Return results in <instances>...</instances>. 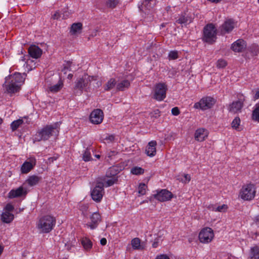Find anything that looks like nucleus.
Returning a JSON list of instances; mask_svg holds the SVG:
<instances>
[{
	"instance_id": "nucleus-1",
	"label": "nucleus",
	"mask_w": 259,
	"mask_h": 259,
	"mask_svg": "<svg viewBox=\"0 0 259 259\" xmlns=\"http://www.w3.org/2000/svg\"><path fill=\"white\" fill-rule=\"evenodd\" d=\"M59 133L57 123L54 125H47L36 132L34 140L37 142L47 141L52 136H57Z\"/></svg>"
},
{
	"instance_id": "nucleus-2",
	"label": "nucleus",
	"mask_w": 259,
	"mask_h": 259,
	"mask_svg": "<svg viewBox=\"0 0 259 259\" xmlns=\"http://www.w3.org/2000/svg\"><path fill=\"white\" fill-rule=\"evenodd\" d=\"M121 170V168L117 165H113L107 169L105 176L99 178V180L105 183V187L111 186L118 181L117 175Z\"/></svg>"
},
{
	"instance_id": "nucleus-3",
	"label": "nucleus",
	"mask_w": 259,
	"mask_h": 259,
	"mask_svg": "<svg viewBox=\"0 0 259 259\" xmlns=\"http://www.w3.org/2000/svg\"><path fill=\"white\" fill-rule=\"evenodd\" d=\"M218 30L213 23L206 25L203 30V40L209 44H214L217 39Z\"/></svg>"
},
{
	"instance_id": "nucleus-4",
	"label": "nucleus",
	"mask_w": 259,
	"mask_h": 259,
	"mask_svg": "<svg viewBox=\"0 0 259 259\" xmlns=\"http://www.w3.org/2000/svg\"><path fill=\"white\" fill-rule=\"evenodd\" d=\"M56 224V219L51 215H47L42 217L39 220L38 228L43 233H49Z\"/></svg>"
},
{
	"instance_id": "nucleus-5",
	"label": "nucleus",
	"mask_w": 259,
	"mask_h": 259,
	"mask_svg": "<svg viewBox=\"0 0 259 259\" xmlns=\"http://www.w3.org/2000/svg\"><path fill=\"white\" fill-rule=\"evenodd\" d=\"M91 78H93V77L89 76L87 74H84L81 77L77 78L75 82L74 94L75 95H80L82 93L84 89L86 91L85 88L91 81Z\"/></svg>"
},
{
	"instance_id": "nucleus-6",
	"label": "nucleus",
	"mask_w": 259,
	"mask_h": 259,
	"mask_svg": "<svg viewBox=\"0 0 259 259\" xmlns=\"http://www.w3.org/2000/svg\"><path fill=\"white\" fill-rule=\"evenodd\" d=\"M255 193V185L249 183L242 187L240 191V196L244 200L250 201L254 198Z\"/></svg>"
},
{
	"instance_id": "nucleus-7",
	"label": "nucleus",
	"mask_w": 259,
	"mask_h": 259,
	"mask_svg": "<svg viewBox=\"0 0 259 259\" xmlns=\"http://www.w3.org/2000/svg\"><path fill=\"white\" fill-rule=\"evenodd\" d=\"M104 184L102 181L97 180L96 186L91 192L92 199L96 202H100L104 193Z\"/></svg>"
},
{
	"instance_id": "nucleus-8",
	"label": "nucleus",
	"mask_w": 259,
	"mask_h": 259,
	"mask_svg": "<svg viewBox=\"0 0 259 259\" xmlns=\"http://www.w3.org/2000/svg\"><path fill=\"white\" fill-rule=\"evenodd\" d=\"M167 87L165 83L159 82L156 84L153 98L157 101H163L166 98Z\"/></svg>"
},
{
	"instance_id": "nucleus-9",
	"label": "nucleus",
	"mask_w": 259,
	"mask_h": 259,
	"mask_svg": "<svg viewBox=\"0 0 259 259\" xmlns=\"http://www.w3.org/2000/svg\"><path fill=\"white\" fill-rule=\"evenodd\" d=\"M215 103V100L211 97H206L201 99L199 102L196 103L194 107L200 108L203 110L211 108Z\"/></svg>"
},
{
	"instance_id": "nucleus-10",
	"label": "nucleus",
	"mask_w": 259,
	"mask_h": 259,
	"mask_svg": "<svg viewBox=\"0 0 259 259\" xmlns=\"http://www.w3.org/2000/svg\"><path fill=\"white\" fill-rule=\"evenodd\" d=\"M3 87L6 90L5 93L12 95L19 92L21 90V84L13 82L8 79V77L5 78V82L3 84Z\"/></svg>"
},
{
	"instance_id": "nucleus-11",
	"label": "nucleus",
	"mask_w": 259,
	"mask_h": 259,
	"mask_svg": "<svg viewBox=\"0 0 259 259\" xmlns=\"http://www.w3.org/2000/svg\"><path fill=\"white\" fill-rule=\"evenodd\" d=\"M198 237L201 242L203 243H209L214 237L213 230L209 227L203 228L199 233Z\"/></svg>"
},
{
	"instance_id": "nucleus-12",
	"label": "nucleus",
	"mask_w": 259,
	"mask_h": 259,
	"mask_svg": "<svg viewBox=\"0 0 259 259\" xmlns=\"http://www.w3.org/2000/svg\"><path fill=\"white\" fill-rule=\"evenodd\" d=\"M153 196L154 198L161 202L169 200L173 197L172 193L166 189H161Z\"/></svg>"
},
{
	"instance_id": "nucleus-13",
	"label": "nucleus",
	"mask_w": 259,
	"mask_h": 259,
	"mask_svg": "<svg viewBox=\"0 0 259 259\" xmlns=\"http://www.w3.org/2000/svg\"><path fill=\"white\" fill-rule=\"evenodd\" d=\"M104 118L103 112L101 109H97L93 111L90 115V120L95 124L101 123Z\"/></svg>"
},
{
	"instance_id": "nucleus-14",
	"label": "nucleus",
	"mask_w": 259,
	"mask_h": 259,
	"mask_svg": "<svg viewBox=\"0 0 259 259\" xmlns=\"http://www.w3.org/2000/svg\"><path fill=\"white\" fill-rule=\"evenodd\" d=\"M91 222L86 224V226L92 230L97 228L99 223L101 222V216L99 212H94L90 218Z\"/></svg>"
},
{
	"instance_id": "nucleus-15",
	"label": "nucleus",
	"mask_w": 259,
	"mask_h": 259,
	"mask_svg": "<svg viewBox=\"0 0 259 259\" xmlns=\"http://www.w3.org/2000/svg\"><path fill=\"white\" fill-rule=\"evenodd\" d=\"M27 194L26 188L20 186L16 189H12L8 193V198L13 199L15 198L25 197Z\"/></svg>"
},
{
	"instance_id": "nucleus-16",
	"label": "nucleus",
	"mask_w": 259,
	"mask_h": 259,
	"mask_svg": "<svg viewBox=\"0 0 259 259\" xmlns=\"http://www.w3.org/2000/svg\"><path fill=\"white\" fill-rule=\"evenodd\" d=\"M28 53L29 54L28 57H30L32 58L38 59L41 57L42 54V50L37 46L31 45L28 48Z\"/></svg>"
},
{
	"instance_id": "nucleus-17",
	"label": "nucleus",
	"mask_w": 259,
	"mask_h": 259,
	"mask_svg": "<svg viewBox=\"0 0 259 259\" xmlns=\"http://www.w3.org/2000/svg\"><path fill=\"white\" fill-rule=\"evenodd\" d=\"M192 22V18L187 12L182 13L179 15V18L176 20V22L180 24H184L185 26L189 24Z\"/></svg>"
},
{
	"instance_id": "nucleus-18",
	"label": "nucleus",
	"mask_w": 259,
	"mask_h": 259,
	"mask_svg": "<svg viewBox=\"0 0 259 259\" xmlns=\"http://www.w3.org/2000/svg\"><path fill=\"white\" fill-rule=\"evenodd\" d=\"M36 165V160L34 158L30 159L29 161H25L21 166V171L22 174H27Z\"/></svg>"
},
{
	"instance_id": "nucleus-19",
	"label": "nucleus",
	"mask_w": 259,
	"mask_h": 259,
	"mask_svg": "<svg viewBox=\"0 0 259 259\" xmlns=\"http://www.w3.org/2000/svg\"><path fill=\"white\" fill-rule=\"evenodd\" d=\"M246 47L245 41L239 39L234 42L231 46V49L235 52H242Z\"/></svg>"
},
{
	"instance_id": "nucleus-20",
	"label": "nucleus",
	"mask_w": 259,
	"mask_h": 259,
	"mask_svg": "<svg viewBox=\"0 0 259 259\" xmlns=\"http://www.w3.org/2000/svg\"><path fill=\"white\" fill-rule=\"evenodd\" d=\"M157 142L156 141H151L149 142L146 147V153L148 156L152 157L154 156L156 153V146Z\"/></svg>"
},
{
	"instance_id": "nucleus-21",
	"label": "nucleus",
	"mask_w": 259,
	"mask_h": 259,
	"mask_svg": "<svg viewBox=\"0 0 259 259\" xmlns=\"http://www.w3.org/2000/svg\"><path fill=\"white\" fill-rule=\"evenodd\" d=\"M208 133L207 131L203 128L197 129L195 133V139L196 140L202 142L207 137Z\"/></svg>"
},
{
	"instance_id": "nucleus-22",
	"label": "nucleus",
	"mask_w": 259,
	"mask_h": 259,
	"mask_svg": "<svg viewBox=\"0 0 259 259\" xmlns=\"http://www.w3.org/2000/svg\"><path fill=\"white\" fill-rule=\"evenodd\" d=\"M117 80L114 78H110L103 86L104 92H109L116 88Z\"/></svg>"
},
{
	"instance_id": "nucleus-23",
	"label": "nucleus",
	"mask_w": 259,
	"mask_h": 259,
	"mask_svg": "<svg viewBox=\"0 0 259 259\" xmlns=\"http://www.w3.org/2000/svg\"><path fill=\"white\" fill-rule=\"evenodd\" d=\"M243 102L240 100L233 102L230 105L229 111L232 112L237 113L240 111L243 107Z\"/></svg>"
},
{
	"instance_id": "nucleus-24",
	"label": "nucleus",
	"mask_w": 259,
	"mask_h": 259,
	"mask_svg": "<svg viewBox=\"0 0 259 259\" xmlns=\"http://www.w3.org/2000/svg\"><path fill=\"white\" fill-rule=\"evenodd\" d=\"M82 24L80 22L74 23L71 25L70 33L72 35H75L81 33Z\"/></svg>"
},
{
	"instance_id": "nucleus-25",
	"label": "nucleus",
	"mask_w": 259,
	"mask_h": 259,
	"mask_svg": "<svg viewBox=\"0 0 259 259\" xmlns=\"http://www.w3.org/2000/svg\"><path fill=\"white\" fill-rule=\"evenodd\" d=\"M248 259H259V245H255L250 248Z\"/></svg>"
},
{
	"instance_id": "nucleus-26",
	"label": "nucleus",
	"mask_w": 259,
	"mask_h": 259,
	"mask_svg": "<svg viewBox=\"0 0 259 259\" xmlns=\"http://www.w3.org/2000/svg\"><path fill=\"white\" fill-rule=\"evenodd\" d=\"M130 86V82L127 79H124L119 83L117 82L116 91H124L126 89H128Z\"/></svg>"
},
{
	"instance_id": "nucleus-27",
	"label": "nucleus",
	"mask_w": 259,
	"mask_h": 259,
	"mask_svg": "<svg viewBox=\"0 0 259 259\" xmlns=\"http://www.w3.org/2000/svg\"><path fill=\"white\" fill-rule=\"evenodd\" d=\"M7 77H8V79L13 81V82L17 84L24 81L23 77L20 73H15L13 75H10Z\"/></svg>"
},
{
	"instance_id": "nucleus-28",
	"label": "nucleus",
	"mask_w": 259,
	"mask_h": 259,
	"mask_svg": "<svg viewBox=\"0 0 259 259\" xmlns=\"http://www.w3.org/2000/svg\"><path fill=\"white\" fill-rule=\"evenodd\" d=\"M222 27L226 32L229 33L234 28V22L231 19L228 20L222 25Z\"/></svg>"
},
{
	"instance_id": "nucleus-29",
	"label": "nucleus",
	"mask_w": 259,
	"mask_h": 259,
	"mask_svg": "<svg viewBox=\"0 0 259 259\" xmlns=\"http://www.w3.org/2000/svg\"><path fill=\"white\" fill-rule=\"evenodd\" d=\"M14 214L9 212H4L1 215V220L2 222L7 224L11 223L14 220Z\"/></svg>"
},
{
	"instance_id": "nucleus-30",
	"label": "nucleus",
	"mask_w": 259,
	"mask_h": 259,
	"mask_svg": "<svg viewBox=\"0 0 259 259\" xmlns=\"http://www.w3.org/2000/svg\"><path fill=\"white\" fill-rule=\"evenodd\" d=\"M80 242L85 250L89 251L92 248L93 243L89 238H83L81 239Z\"/></svg>"
},
{
	"instance_id": "nucleus-31",
	"label": "nucleus",
	"mask_w": 259,
	"mask_h": 259,
	"mask_svg": "<svg viewBox=\"0 0 259 259\" xmlns=\"http://www.w3.org/2000/svg\"><path fill=\"white\" fill-rule=\"evenodd\" d=\"M41 180V177H38L35 175H32L29 177V178L27 180V182L29 186H33L37 184Z\"/></svg>"
},
{
	"instance_id": "nucleus-32",
	"label": "nucleus",
	"mask_w": 259,
	"mask_h": 259,
	"mask_svg": "<svg viewBox=\"0 0 259 259\" xmlns=\"http://www.w3.org/2000/svg\"><path fill=\"white\" fill-rule=\"evenodd\" d=\"M157 0H143L142 5L148 10H150L156 5Z\"/></svg>"
},
{
	"instance_id": "nucleus-33",
	"label": "nucleus",
	"mask_w": 259,
	"mask_h": 259,
	"mask_svg": "<svg viewBox=\"0 0 259 259\" xmlns=\"http://www.w3.org/2000/svg\"><path fill=\"white\" fill-rule=\"evenodd\" d=\"M63 85L62 81L60 79L58 82L55 85H52L49 88V90L52 93H57L61 90Z\"/></svg>"
},
{
	"instance_id": "nucleus-34",
	"label": "nucleus",
	"mask_w": 259,
	"mask_h": 259,
	"mask_svg": "<svg viewBox=\"0 0 259 259\" xmlns=\"http://www.w3.org/2000/svg\"><path fill=\"white\" fill-rule=\"evenodd\" d=\"M131 244L134 249H142L141 245V240L139 238H135L132 240Z\"/></svg>"
},
{
	"instance_id": "nucleus-35",
	"label": "nucleus",
	"mask_w": 259,
	"mask_h": 259,
	"mask_svg": "<svg viewBox=\"0 0 259 259\" xmlns=\"http://www.w3.org/2000/svg\"><path fill=\"white\" fill-rule=\"evenodd\" d=\"M240 119L238 116L236 117L232 122L231 125L232 128L238 131H241L242 128L239 127L240 124Z\"/></svg>"
},
{
	"instance_id": "nucleus-36",
	"label": "nucleus",
	"mask_w": 259,
	"mask_h": 259,
	"mask_svg": "<svg viewBox=\"0 0 259 259\" xmlns=\"http://www.w3.org/2000/svg\"><path fill=\"white\" fill-rule=\"evenodd\" d=\"M24 121L22 119H19L13 121L11 124V128L12 131H15L23 123Z\"/></svg>"
},
{
	"instance_id": "nucleus-37",
	"label": "nucleus",
	"mask_w": 259,
	"mask_h": 259,
	"mask_svg": "<svg viewBox=\"0 0 259 259\" xmlns=\"http://www.w3.org/2000/svg\"><path fill=\"white\" fill-rule=\"evenodd\" d=\"M208 208L209 209H211L212 210L219 212H225L228 209V206L226 204H223L215 208L214 205H211L209 206Z\"/></svg>"
},
{
	"instance_id": "nucleus-38",
	"label": "nucleus",
	"mask_w": 259,
	"mask_h": 259,
	"mask_svg": "<svg viewBox=\"0 0 259 259\" xmlns=\"http://www.w3.org/2000/svg\"><path fill=\"white\" fill-rule=\"evenodd\" d=\"M144 169L141 167L135 166L131 169V173L135 175H140L143 174Z\"/></svg>"
},
{
	"instance_id": "nucleus-39",
	"label": "nucleus",
	"mask_w": 259,
	"mask_h": 259,
	"mask_svg": "<svg viewBox=\"0 0 259 259\" xmlns=\"http://www.w3.org/2000/svg\"><path fill=\"white\" fill-rule=\"evenodd\" d=\"M252 116L255 120L259 122V103L256 105L252 111Z\"/></svg>"
},
{
	"instance_id": "nucleus-40",
	"label": "nucleus",
	"mask_w": 259,
	"mask_h": 259,
	"mask_svg": "<svg viewBox=\"0 0 259 259\" xmlns=\"http://www.w3.org/2000/svg\"><path fill=\"white\" fill-rule=\"evenodd\" d=\"M147 186L143 183H140L138 187V193L140 195H143L146 194Z\"/></svg>"
},
{
	"instance_id": "nucleus-41",
	"label": "nucleus",
	"mask_w": 259,
	"mask_h": 259,
	"mask_svg": "<svg viewBox=\"0 0 259 259\" xmlns=\"http://www.w3.org/2000/svg\"><path fill=\"white\" fill-rule=\"evenodd\" d=\"M149 115L151 119H157L160 116V111L159 109H155L150 112Z\"/></svg>"
},
{
	"instance_id": "nucleus-42",
	"label": "nucleus",
	"mask_w": 259,
	"mask_h": 259,
	"mask_svg": "<svg viewBox=\"0 0 259 259\" xmlns=\"http://www.w3.org/2000/svg\"><path fill=\"white\" fill-rule=\"evenodd\" d=\"M118 3V0H108L106 2V6L108 8L113 9L115 8Z\"/></svg>"
},
{
	"instance_id": "nucleus-43",
	"label": "nucleus",
	"mask_w": 259,
	"mask_h": 259,
	"mask_svg": "<svg viewBox=\"0 0 259 259\" xmlns=\"http://www.w3.org/2000/svg\"><path fill=\"white\" fill-rule=\"evenodd\" d=\"M92 159L90 150L87 149L83 154V160L84 161H89Z\"/></svg>"
},
{
	"instance_id": "nucleus-44",
	"label": "nucleus",
	"mask_w": 259,
	"mask_h": 259,
	"mask_svg": "<svg viewBox=\"0 0 259 259\" xmlns=\"http://www.w3.org/2000/svg\"><path fill=\"white\" fill-rule=\"evenodd\" d=\"M179 57L178 52L177 51H171L168 54V58L169 60H175Z\"/></svg>"
},
{
	"instance_id": "nucleus-45",
	"label": "nucleus",
	"mask_w": 259,
	"mask_h": 259,
	"mask_svg": "<svg viewBox=\"0 0 259 259\" xmlns=\"http://www.w3.org/2000/svg\"><path fill=\"white\" fill-rule=\"evenodd\" d=\"M227 61L224 59H219L217 61V66L219 68H223L226 66Z\"/></svg>"
},
{
	"instance_id": "nucleus-46",
	"label": "nucleus",
	"mask_w": 259,
	"mask_h": 259,
	"mask_svg": "<svg viewBox=\"0 0 259 259\" xmlns=\"http://www.w3.org/2000/svg\"><path fill=\"white\" fill-rule=\"evenodd\" d=\"M250 52L254 55L256 56L259 53V47L256 45H253L250 47Z\"/></svg>"
},
{
	"instance_id": "nucleus-47",
	"label": "nucleus",
	"mask_w": 259,
	"mask_h": 259,
	"mask_svg": "<svg viewBox=\"0 0 259 259\" xmlns=\"http://www.w3.org/2000/svg\"><path fill=\"white\" fill-rule=\"evenodd\" d=\"M14 209V206L11 204V203H8L6 206L5 207L4 210L5 212H9V213H11V212H12Z\"/></svg>"
},
{
	"instance_id": "nucleus-48",
	"label": "nucleus",
	"mask_w": 259,
	"mask_h": 259,
	"mask_svg": "<svg viewBox=\"0 0 259 259\" xmlns=\"http://www.w3.org/2000/svg\"><path fill=\"white\" fill-rule=\"evenodd\" d=\"M180 113V110L178 107H175L172 108L171 109V113L172 115L177 116Z\"/></svg>"
},
{
	"instance_id": "nucleus-49",
	"label": "nucleus",
	"mask_w": 259,
	"mask_h": 259,
	"mask_svg": "<svg viewBox=\"0 0 259 259\" xmlns=\"http://www.w3.org/2000/svg\"><path fill=\"white\" fill-rule=\"evenodd\" d=\"M61 13L59 11H56L55 14L52 16V18L54 20H58L59 18L61 17Z\"/></svg>"
},
{
	"instance_id": "nucleus-50",
	"label": "nucleus",
	"mask_w": 259,
	"mask_h": 259,
	"mask_svg": "<svg viewBox=\"0 0 259 259\" xmlns=\"http://www.w3.org/2000/svg\"><path fill=\"white\" fill-rule=\"evenodd\" d=\"M156 259H170L166 254H161L156 257Z\"/></svg>"
},
{
	"instance_id": "nucleus-51",
	"label": "nucleus",
	"mask_w": 259,
	"mask_h": 259,
	"mask_svg": "<svg viewBox=\"0 0 259 259\" xmlns=\"http://www.w3.org/2000/svg\"><path fill=\"white\" fill-rule=\"evenodd\" d=\"M114 139H115L114 136L113 135H109L108 137H106L105 138V140H109L110 141L112 142V141H113L114 140Z\"/></svg>"
},
{
	"instance_id": "nucleus-52",
	"label": "nucleus",
	"mask_w": 259,
	"mask_h": 259,
	"mask_svg": "<svg viewBox=\"0 0 259 259\" xmlns=\"http://www.w3.org/2000/svg\"><path fill=\"white\" fill-rule=\"evenodd\" d=\"M65 246L67 250L70 251L71 249L72 245L71 243L67 242V243H65Z\"/></svg>"
},
{
	"instance_id": "nucleus-53",
	"label": "nucleus",
	"mask_w": 259,
	"mask_h": 259,
	"mask_svg": "<svg viewBox=\"0 0 259 259\" xmlns=\"http://www.w3.org/2000/svg\"><path fill=\"white\" fill-rule=\"evenodd\" d=\"M117 154V152L114 151H111L108 154V157L110 158H111L113 156Z\"/></svg>"
},
{
	"instance_id": "nucleus-54",
	"label": "nucleus",
	"mask_w": 259,
	"mask_h": 259,
	"mask_svg": "<svg viewBox=\"0 0 259 259\" xmlns=\"http://www.w3.org/2000/svg\"><path fill=\"white\" fill-rule=\"evenodd\" d=\"M70 64H71V62L69 61H68L67 62V65L66 66H64L62 71H65L66 70H67L69 69V68L70 67Z\"/></svg>"
},
{
	"instance_id": "nucleus-55",
	"label": "nucleus",
	"mask_w": 259,
	"mask_h": 259,
	"mask_svg": "<svg viewBox=\"0 0 259 259\" xmlns=\"http://www.w3.org/2000/svg\"><path fill=\"white\" fill-rule=\"evenodd\" d=\"M100 243L102 245H105L107 243V240L105 238H103L100 240Z\"/></svg>"
},
{
	"instance_id": "nucleus-56",
	"label": "nucleus",
	"mask_w": 259,
	"mask_h": 259,
	"mask_svg": "<svg viewBox=\"0 0 259 259\" xmlns=\"http://www.w3.org/2000/svg\"><path fill=\"white\" fill-rule=\"evenodd\" d=\"M184 178H185V180L187 182H189L191 180L190 175L189 174H185Z\"/></svg>"
},
{
	"instance_id": "nucleus-57",
	"label": "nucleus",
	"mask_w": 259,
	"mask_h": 259,
	"mask_svg": "<svg viewBox=\"0 0 259 259\" xmlns=\"http://www.w3.org/2000/svg\"><path fill=\"white\" fill-rule=\"evenodd\" d=\"M254 98L255 99H259V91L256 92Z\"/></svg>"
},
{
	"instance_id": "nucleus-58",
	"label": "nucleus",
	"mask_w": 259,
	"mask_h": 259,
	"mask_svg": "<svg viewBox=\"0 0 259 259\" xmlns=\"http://www.w3.org/2000/svg\"><path fill=\"white\" fill-rule=\"evenodd\" d=\"M157 246H158V242L157 241H155L152 244V247L154 248L157 247Z\"/></svg>"
},
{
	"instance_id": "nucleus-59",
	"label": "nucleus",
	"mask_w": 259,
	"mask_h": 259,
	"mask_svg": "<svg viewBox=\"0 0 259 259\" xmlns=\"http://www.w3.org/2000/svg\"><path fill=\"white\" fill-rule=\"evenodd\" d=\"M254 221L256 223L259 224V214L255 217Z\"/></svg>"
},
{
	"instance_id": "nucleus-60",
	"label": "nucleus",
	"mask_w": 259,
	"mask_h": 259,
	"mask_svg": "<svg viewBox=\"0 0 259 259\" xmlns=\"http://www.w3.org/2000/svg\"><path fill=\"white\" fill-rule=\"evenodd\" d=\"M57 158L54 157H50L49 158V160L50 161V162H53L54 160H56Z\"/></svg>"
},
{
	"instance_id": "nucleus-61",
	"label": "nucleus",
	"mask_w": 259,
	"mask_h": 259,
	"mask_svg": "<svg viewBox=\"0 0 259 259\" xmlns=\"http://www.w3.org/2000/svg\"><path fill=\"white\" fill-rule=\"evenodd\" d=\"M208 1H210L211 3H218L220 2L221 1V0H208Z\"/></svg>"
},
{
	"instance_id": "nucleus-62",
	"label": "nucleus",
	"mask_w": 259,
	"mask_h": 259,
	"mask_svg": "<svg viewBox=\"0 0 259 259\" xmlns=\"http://www.w3.org/2000/svg\"><path fill=\"white\" fill-rule=\"evenodd\" d=\"M4 250V247L0 245V255L2 254Z\"/></svg>"
},
{
	"instance_id": "nucleus-63",
	"label": "nucleus",
	"mask_w": 259,
	"mask_h": 259,
	"mask_svg": "<svg viewBox=\"0 0 259 259\" xmlns=\"http://www.w3.org/2000/svg\"><path fill=\"white\" fill-rule=\"evenodd\" d=\"M72 76H73V75L72 74H69L68 75V78H71L72 77Z\"/></svg>"
},
{
	"instance_id": "nucleus-64",
	"label": "nucleus",
	"mask_w": 259,
	"mask_h": 259,
	"mask_svg": "<svg viewBox=\"0 0 259 259\" xmlns=\"http://www.w3.org/2000/svg\"><path fill=\"white\" fill-rule=\"evenodd\" d=\"M96 157L98 158H99L100 157V155H96Z\"/></svg>"
}]
</instances>
